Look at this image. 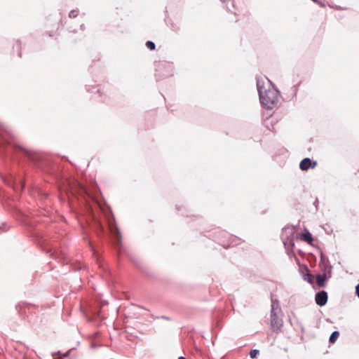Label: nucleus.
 I'll return each mask as SVG.
<instances>
[{
	"label": "nucleus",
	"instance_id": "obj_1",
	"mask_svg": "<svg viewBox=\"0 0 359 359\" xmlns=\"http://www.w3.org/2000/svg\"><path fill=\"white\" fill-rule=\"evenodd\" d=\"M266 86L267 87L262 79H257V88L260 102L264 107L272 109L278 103L279 92L271 85L269 80H267Z\"/></svg>",
	"mask_w": 359,
	"mask_h": 359
},
{
	"label": "nucleus",
	"instance_id": "obj_2",
	"mask_svg": "<svg viewBox=\"0 0 359 359\" xmlns=\"http://www.w3.org/2000/svg\"><path fill=\"white\" fill-rule=\"evenodd\" d=\"M271 326L273 331H278L283 326V320L276 311L271 312Z\"/></svg>",
	"mask_w": 359,
	"mask_h": 359
},
{
	"label": "nucleus",
	"instance_id": "obj_3",
	"mask_svg": "<svg viewBox=\"0 0 359 359\" xmlns=\"http://www.w3.org/2000/svg\"><path fill=\"white\" fill-rule=\"evenodd\" d=\"M315 300L316 304L320 306L325 305L327 302V292L324 290L317 292Z\"/></svg>",
	"mask_w": 359,
	"mask_h": 359
},
{
	"label": "nucleus",
	"instance_id": "obj_4",
	"mask_svg": "<svg viewBox=\"0 0 359 359\" xmlns=\"http://www.w3.org/2000/svg\"><path fill=\"white\" fill-rule=\"evenodd\" d=\"M316 165V161H312L309 158H305L301 161L299 168L302 170H307L310 168H313Z\"/></svg>",
	"mask_w": 359,
	"mask_h": 359
},
{
	"label": "nucleus",
	"instance_id": "obj_5",
	"mask_svg": "<svg viewBox=\"0 0 359 359\" xmlns=\"http://www.w3.org/2000/svg\"><path fill=\"white\" fill-rule=\"evenodd\" d=\"M330 274L327 275L326 273H322L316 276V283L319 287H324L325 282L330 278Z\"/></svg>",
	"mask_w": 359,
	"mask_h": 359
},
{
	"label": "nucleus",
	"instance_id": "obj_6",
	"mask_svg": "<svg viewBox=\"0 0 359 359\" xmlns=\"http://www.w3.org/2000/svg\"><path fill=\"white\" fill-rule=\"evenodd\" d=\"M300 238L309 243H311L313 240L311 233L307 230L301 234Z\"/></svg>",
	"mask_w": 359,
	"mask_h": 359
},
{
	"label": "nucleus",
	"instance_id": "obj_7",
	"mask_svg": "<svg viewBox=\"0 0 359 359\" xmlns=\"http://www.w3.org/2000/svg\"><path fill=\"white\" fill-rule=\"evenodd\" d=\"M320 269H321V271H323V273H326L327 275H329V274L331 275V271H332L331 266H329L325 263H322V264H320Z\"/></svg>",
	"mask_w": 359,
	"mask_h": 359
},
{
	"label": "nucleus",
	"instance_id": "obj_8",
	"mask_svg": "<svg viewBox=\"0 0 359 359\" xmlns=\"http://www.w3.org/2000/svg\"><path fill=\"white\" fill-rule=\"evenodd\" d=\"M273 311L280 312L279 302L276 299H275V300L272 299L271 312H273Z\"/></svg>",
	"mask_w": 359,
	"mask_h": 359
},
{
	"label": "nucleus",
	"instance_id": "obj_9",
	"mask_svg": "<svg viewBox=\"0 0 359 359\" xmlns=\"http://www.w3.org/2000/svg\"><path fill=\"white\" fill-rule=\"evenodd\" d=\"M339 332L338 331H334L330 337V339H329V341L330 343L333 344L336 341V340L337 339V338L339 337Z\"/></svg>",
	"mask_w": 359,
	"mask_h": 359
},
{
	"label": "nucleus",
	"instance_id": "obj_10",
	"mask_svg": "<svg viewBox=\"0 0 359 359\" xmlns=\"http://www.w3.org/2000/svg\"><path fill=\"white\" fill-rule=\"evenodd\" d=\"M146 46L150 49V50H154L155 49V43L151 41H148L146 43Z\"/></svg>",
	"mask_w": 359,
	"mask_h": 359
},
{
	"label": "nucleus",
	"instance_id": "obj_11",
	"mask_svg": "<svg viewBox=\"0 0 359 359\" xmlns=\"http://www.w3.org/2000/svg\"><path fill=\"white\" fill-rule=\"evenodd\" d=\"M258 354H259V351L257 349L252 350L250 352V355L252 358H255Z\"/></svg>",
	"mask_w": 359,
	"mask_h": 359
},
{
	"label": "nucleus",
	"instance_id": "obj_12",
	"mask_svg": "<svg viewBox=\"0 0 359 359\" xmlns=\"http://www.w3.org/2000/svg\"><path fill=\"white\" fill-rule=\"evenodd\" d=\"M77 15H78V11L72 10L69 12V16L71 18H74L77 16Z\"/></svg>",
	"mask_w": 359,
	"mask_h": 359
},
{
	"label": "nucleus",
	"instance_id": "obj_13",
	"mask_svg": "<svg viewBox=\"0 0 359 359\" xmlns=\"http://www.w3.org/2000/svg\"><path fill=\"white\" fill-rule=\"evenodd\" d=\"M355 292H356L358 297L359 298V283L357 285V286L355 287Z\"/></svg>",
	"mask_w": 359,
	"mask_h": 359
},
{
	"label": "nucleus",
	"instance_id": "obj_14",
	"mask_svg": "<svg viewBox=\"0 0 359 359\" xmlns=\"http://www.w3.org/2000/svg\"><path fill=\"white\" fill-rule=\"evenodd\" d=\"M116 235H118V237H121V233L117 229H116Z\"/></svg>",
	"mask_w": 359,
	"mask_h": 359
},
{
	"label": "nucleus",
	"instance_id": "obj_15",
	"mask_svg": "<svg viewBox=\"0 0 359 359\" xmlns=\"http://www.w3.org/2000/svg\"><path fill=\"white\" fill-rule=\"evenodd\" d=\"M21 149H22L25 152H26L28 155H29V151L23 149L22 147H20Z\"/></svg>",
	"mask_w": 359,
	"mask_h": 359
},
{
	"label": "nucleus",
	"instance_id": "obj_16",
	"mask_svg": "<svg viewBox=\"0 0 359 359\" xmlns=\"http://www.w3.org/2000/svg\"><path fill=\"white\" fill-rule=\"evenodd\" d=\"M178 359H187V358L183 357V356H180V357L178 358Z\"/></svg>",
	"mask_w": 359,
	"mask_h": 359
},
{
	"label": "nucleus",
	"instance_id": "obj_17",
	"mask_svg": "<svg viewBox=\"0 0 359 359\" xmlns=\"http://www.w3.org/2000/svg\"><path fill=\"white\" fill-rule=\"evenodd\" d=\"M0 152H1V147L0 146Z\"/></svg>",
	"mask_w": 359,
	"mask_h": 359
}]
</instances>
